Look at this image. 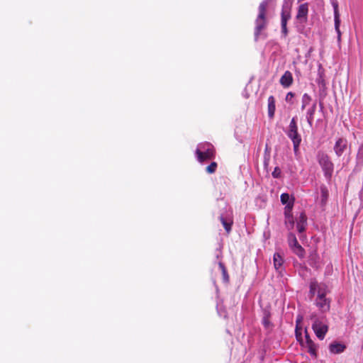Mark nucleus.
Masks as SVG:
<instances>
[{"mask_svg":"<svg viewBox=\"0 0 363 363\" xmlns=\"http://www.w3.org/2000/svg\"><path fill=\"white\" fill-rule=\"evenodd\" d=\"M293 208V203H288L284 208V216L285 218L289 217H293L291 214V210Z\"/></svg>","mask_w":363,"mask_h":363,"instance_id":"obj_26","label":"nucleus"},{"mask_svg":"<svg viewBox=\"0 0 363 363\" xmlns=\"http://www.w3.org/2000/svg\"><path fill=\"white\" fill-rule=\"evenodd\" d=\"M308 3L301 4L298 8L297 14L296 16V21L299 23H305L308 19Z\"/></svg>","mask_w":363,"mask_h":363,"instance_id":"obj_7","label":"nucleus"},{"mask_svg":"<svg viewBox=\"0 0 363 363\" xmlns=\"http://www.w3.org/2000/svg\"><path fill=\"white\" fill-rule=\"evenodd\" d=\"M288 243L291 249L294 247L295 246L299 245V243L298 242L296 235L292 233H290L288 235Z\"/></svg>","mask_w":363,"mask_h":363,"instance_id":"obj_20","label":"nucleus"},{"mask_svg":"<svg viewBox=\"0 0 363 363\" xmlns=\"http://www.w3.org/2000/svg\"><path fill=\"white\" fill-rule=\"evenodd\" d=\"M216 167H217V163L215 162H211V164L206 167V172L209 174H212V173L215 172Z\"/></svg>","mask_w":363,"mask_h":363,"instance_id":"obj_29","label":"nucleus"},{"mask_svg":"<svg viewBox=\"0 0 363 363\" xmlns=\"http://www.w3.org/2000/svg\"><path fill=\"white\" fill-rule=\"evenodd\" d=\"M305 347L307 348L308 352L312 357H317V345L314 343L313 341H308V343L305 344Z\"/></svg>","mask_w":363,"mask_h":363,"instance_id":"obj_18","label":"nucleus"},{"mask_svg":"<svg viewBox=\"0 0 363 363\" xmlns=\"http://www.w3.org/2000/svg\"><path fill=\"white\" fill-rule=\"evenodd\" d=\"M346 349L345 345L338 342H333L329 345V350L332 354H340L345 351Z\"/></svg>","mask_w":363,"mask_h":363,"instance_id":"obj_12","label":"nucleus"},{"mask_svg":"<svg viewBox=\"0 0 363 363\" xmlns=\"http://www.w3.org/2000/svg\"><path fill=\"white\" fill-rule=\"evenodd\" d=\"M310 318L313 320L312 329L315 335L319 340H323L328 331V325L319 320L315 313H312Z\"/></svg>","mask_w":363,"mask_h":363,"instance_id":"obj_4","label":"nucleus"},{"mask_svg":"<svg viewBox=\"0 0 363 363\" xmlns=\"http://www.w3.org/2000/svg\"><path fill=\"white\" fill-rule=\"evenodd\" d=\"M311 101V97L308 94H304L301 99V110H304L307 106L310 105Z\"/></svg>","mask_w":363,"mask_h":363,"instance_id":"obj_21","label":"nucleus"},{"mask_svg":"<svg viewBox=\"0 0 363 363\" xmlns=\"http://www.w3.org/2000/svg\"><path fill=\"white\" fill-rule=\"evenodd\" d=\"M214 147L209 143H203L199 144L196 154L197 157V160L200 162H203V161L211 160L214 157Z\"/></svg>","mask_w":363,"mask_h":363,"instance_id":"obj_2","label":"nucleus"},{"mask_svg":"<svg viewBox=\"0 0 363 363\" xmlns=\"http://www.w3.org/2000/svg\"><path fill=\"white\" fill-rule=\"evenodd\" d=\"M286 133L291 141H301V136L298 132V125L296 117L292 118L291 120Z\"/></svg>","mask_w":363,"mask_h":363,"instance_id":"obj_6","label":"nucleus"},{"mask_svg":"<svg viewBox=\"0 0 363 363\" xmlns=\"http://www.w3.org/2000/svg\"><path fill=\"white\" fill-rule=\"evenodd\" d=\"M280 84L285 88L289 87L293 82L292 74L289 71H286L280 79Z\"/></svg>","mask_w":363,"mask_h":363,"instance_id":"obj_13","label":"nucleus"},{"mask_svg":"<svg viewBox=\"0 0 363 363\" xmlns=\"http://www.w3.org/2000/svg\"><path fill=\"white\" fill-rule=\"evenodd\" d=\"M291 250L299 257H303L305 255V250L300 245L291 248Z\"/></svg>","mask_w":363,"mask_h":363,"instance_id":"obj_24","label":"nucleus"},{"mask_svg":"<svg viewBox=\"0 0 363 363\" xmlns=\"http://www.w3.org/2000/svg\"><path fill=\"white\" fill-rule=\"evenodd\" d=\"M274 261V266L276 270H279L281 269L283 263H284V259L282 256L279 252H276L274 255L273 257Z\"/></svg>","mask_w":363,"mask_h":363,"instance_id":"obj_17","label":"nucleus"},{"mask_svg":"<svg viewBox=\"0 0 363 363\" xmlns=\"http://www.w3.org/2000/svg\"><path fill=\"white\" fill-rule=\"evenodd\" d=\"M305 340H306V341H305V344L308 343V341H313V340L311 339L310 336L308 335V333H306V335H305Z\"/></svg>","mask_w":363,"mask_h":363,"instance_id":"obj_35","label":"nucleus"},{"mask_svg":"<svg viewBox=\"0 0 363 363\" xmlns=\"http://www.w3.org/2000/svg\"><path fill=\"white\" fill-rule=\"evenodd\" d=\"M334 9V20L340 19V13L338 11V4L337 1L332 3Z\"/></svg>","mask_w":363,"mask_h":363,"instance_id":"obj_27","label":"nucleus"},{"mask_svg":"<svg viewBox=\"0 0 363 363\" xmlns=\"http://www.w3.org/2000/svg\"><path fill=\"white\" fill-rule=\"evenodd\" d=\"M363 167V143L359 147L357 157H356V166L355 171H360Z\"/></svg>","mask_w":363,"mask_h":363,"instance_id":"obj_14","label":"nucleus"},{"mask_svg":"<svg viewBox=\"0 0 363 363\" xmlns=\"http://www.w3.org/2000/svg\"><path fill=\"white\" fill-rule=\"evenodd\" d=\"M269 6V0L262 1L258 7V14L255 21V39L257 41L261 32L264 30L268 24L267 18V7Z\"/></svg>","mask_w":363,"mask_h":363,"instance_id":"obj_1","label":"nucleus"},{"mask_svg":"<svg viewBox=\"0 0 363 363\" xmlns=\"http://www.w3.org/2000/svg\"><path fill=\"white\" fill-rule=\"evenodd\" d=\"M280 200L282 204L287 206L288 203H293L294 199L293 198H291L289 194L287 193H283L280 196Z\"/></svg>","mask_w":363,"mask_h":363,"instance_id":"obj_19","label":"nucleus"},{"mask_svg":"<svg viewBox=\"0 0 363 363\" xmlns=\"http://www.w3.org/2000/svg\"><path fill=\"white\" fill-rule=\"evenodd\" d=\"M218 266L220 267V269H221V271L223 272V270H226L225 267V265L223 264V263L222 262H219L218 263Z\"/></svg>","mask_w":363,"mask_h":363,"instance_id":"obj_36","label":"nucleus"},{"mask_svg":"<svg viewBox=\"0 0 363 363\" xmlns=\"http://www.w3.org/2000/svg\"><path fill=\"white\" fill-rule=\"evenodd\" d=\"M317 160L320 165L326 178L331 177L333 172L334 165L330 161L329 156L323 151H319L317 154Z\"/></svg>","mask_w":363,"mask_h":363,"instance_id":"obj_3","label":"nucleus"},{"mask_svg":"<svg viewBox=\"0 0 363 363\" xmlns=\"http://www.w3.org/2000/svg\"><path fill=\"white\" fill-rule=\"evenodd\" d=\"M293 143V147H294V152L295 155H297L299 150V145L301 143V141H292Z\"/></svg>","mask_w":363,"mask_h":363,"instance_id":"obj_30","label":"nucleus"},{"mask_svg":"<svg viewBox=\"0 0 363 363\" xmlns=\"http://www.w3.org/2000/svg\"><path fill=\"white\" fill-rule=\"evenodd\" d=\"M317 104L316 101H314L311 107L306 111V118L310 127L313 126L314 114L316 111Z\"/></svg>","mask_w":363,"mask_h":363,"instance_id":"obj_11","label":"nucleus"},{"mask_svg":"<svg viewBox=\"0 0 363 363\" xmlns=\"http://www.w3.org/2000/svg\"><path fill=\"white\" fill-rule=\"evenodd\" d=\"M268 102V116L270 118H272L274 116L276 106H275V99L273 96H270L267 100Z\"/></svg>","mask_w":363,"mask_h":363,"instance_id":"obj_15","label":"nucleus"},{"mask_svg":"<svg viewBox=\"0 0 363 363\" xmlns=\"http://www.w3.org/2000/svg\"><path fill=\"white\" fill-rule=\"evenodd\" d=\"M292 0H285L282 6L281 13V23H287V21L291 18V4Z\"/></svg>","mask_w":363,"mask_h":363,"instance_id":"obj_8","label":"nucleus"},{"mask_svg":"<svg viewBox=\"0 0 363 363\" xmlns=\"http://www.w3.org/2000/svg\"><path fill=\"white\" fill-rule=\"evenodd\" d=\"M335 21V29L337 35V41L338 43L341 40V32L340 30V19L334 20Z\"/></svg>","mask_w":363,"mask_h":363,"instance_id":"obj_25","label":"nucleus"},{"mask_svg":"<svg viewBox=\"0 0 363 363\" xmlns=\"http://www.w3.org/2000/svg\"><path fill=\"white\" fill-rule=\"evenodd\" d=\"M329 292L328 286L324 283L311 281L310 284V293L313 296L317 294L316 298L326 297Z\"/></svg>","mask_w":363,"mask_h":363,"instance_id":"obj_5","label":"nucleus"},{"mask_svg":"<svg viewBox=\"0 0 363 363\" xmlns=\"http://www.w3.org/2000/svg\"><path fill=\"white\" fill-rule=\"evenodd\" d=\"M294 97V94L292 93V92H289L286 96V98H285V100L287 101V102H289V103H292L291 100Z\"/></svg>","mask_w":363,"mask_h":363,"instance_id":"obj_33","label":"nucleus"},{"mask_svg":"<svg viewBox=\"0 0 363 363\" xmlns=\"http://www.w3.org/2000/svg\"><path fill=\"white\" fill-rule=\"evenodd\" d=\"M347 147V141L346 139L340 138L335 142L334 151L337 157L342 156Z\"/></svg>","mask_w":363,"mask_h":363,"instance_id":"obj_9","label":"nucleus"},{"mask_svg":"<svg viewBox=\"0 0 363 363\" xmlns=\"http://www.w3.org/2000/svg\"><path fill=\"white\" fill-rule=\"evenodd\" d=\"M220 220L223 227L225 228V230L227 231V233H229L231 230L232 221L227 220L225 218H223V216H220Z\"/></svg>","mask_w":363,"mask_h":363,"instance_id":"obj_23","label":"nucleus"},{"mask_svg":"<svg viewBox=\"0 0 363 363\" xmlns=\"http://www.w3.org/2000/svg\"><path fill=\"white\" fill-rule=\"evenodd\" d=\"M222 274H223V279L225 281H228V279H229V277H228V272H227V270H223L222 272Z\"/></svg>","mask_w":363,"mask_h":363,"instance_id":"obj_34","label":"nucleus"},{"mask_svg":"<svg viewBox=\"0 0 363 363\" xmlns=\"http://www.w3.org/2000/svg\"><path fill=\"white\" fill-rule=\"evenodd\" d=\"M285 225L286 228L290 230L294 228V221L293 217H289L285 218Z\"/></svg>","mask_w":363,"mask_h":363,"instance_id":"obj_28","label":"nucleus"},{"mask_svg":"<svg viewBox=\"0 0 363 363\" xmlns=\"http://www.w3.org/2000/svg\"><path fill=\"white\" fill-rule=\"evenodd\" d=\"M269 318H270L269 312L267 311H264V316L262 318V324L264 325V326L266 328H269L272 325L271 322L269 320Z\"/></svg>","mask_w":363,"mask_h":363,"instance_id":"obj_22","label":"nucleus"},{"mask_svg":"<svg viewBox=\"0 0 363 363\" xmlns=\"http://www.w3.org/2000/svg\"><path fill=\"white\" fill-rule=\"evenodd\" d=\"M287 23H281V33L284 37H286L288 34V30L286 27Z\"/></svg>","mask_w":363,"mask_h":363,"instance_id":"obj_32","label":"nucleus"},{"mask_svg":"<svg viewBox=\"0 0 363 363\" xmlns=\"http://www.w3.org/2000/svg\"><path fill=\"white\" fill-rule=\"evenodd\" d=\"M306 217L303 213H301L300 215V217L298 218V220L296 223V228L298 233H303L306 229Z\"/></svg>","mask_w":363,"mask_h":363,"instance_id":"obj_16","label":"nucleus"},{"mask_svg":"<svg viewBox=\"0 0 363 363\" xmlns=\"http://www.w3.org/2000/svg\"><path fill=\"white\" fill-rule=\"evenodd\" d=\"M281 169H279V167H276L272 172V177L274 178H279L281 175Z\"/></svg>","mask_w":363,"mask_h":363,"instance_id":"obj_31","label":"nucleus"},{"mask_svg":"<svg viewBox=\"0 0 363 363\" xmlns=\"http://www.w3.org/2000/svg\"><path fill=\"white\" fill-rule=\"evenodd\" d=\"M299 321H300V320H299V319H297V320H296V323H298Z\"/></svg>","mask_w":363,"mask_h":363,"instance_id":"obj_37","label":"nucleus"},{"mask_svg":"<svg viewBox=\"0 0 363 363\" xmlns=\"http://www.w3.org/2000/svg\"><path fill=\"white\" fill-rule=\"evenodd\" d=\"M315 303L322 313L328 312L330 310V300L326 297L316 298Z\"/></svg>","mask_w":363,"mask_h":363,"instance_id":"obj_10","label":"nucleus"}]
</instances>
